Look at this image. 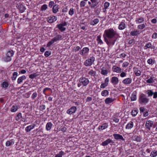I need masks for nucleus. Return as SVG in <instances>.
<instances>
[{
	"instance_id": "obj_1",
	"label": "nucleus",
	"mask_w": 157,
	"mask_h": 157,
	"mask_svg": "<svg viewBox=\"0 0 157 157\" xmlns=\"http://www.w3.org/2000/svg\"><path fill=\"white\" fill-rule=\"evenodd\" d=\"M108 38H105V42L109 46L113 45L117 39V37L115 36L117 35L116 31L112 29H109L106 30L105 31Z\"/></svg>"
},
{
	"instance_id": "obj_2",
	"label": "nucleus",
	"mask_w": 157,
	"mask_h": 157,
	"mask_svg": "<svg viewBox=\"0 0 157 157\" xmlns=\"http://www.w3.org/2000/svg\"><path fill=\"white\" fill-rule=\"evenodd\" d=\"M148 98H147L145 94H142L139 96V101L140 103L145 104L148 102Z\"/></svg>"
},
{
	"instance_id": "obj_3",
	"label": "nucleus",
	"mask_w": 157,
	"mask_h": 157,
	"mask_svg": "<svg viewBox=\"0 0 157 157\" xmlns=\"http://www.w3.org/2000/svg\"><path fill=\"white\" fill-rule=\"evenodd\" d=\"M14 54V52L13 51L10 50L7 53L6 57L5 59V61L8 62L11 60V57L13 56Z\"/></svg>"
},
{
	"instance_id": "obj_4",
	"label": "nucleus",
	"mask_w": 157,
	"mask_h": 157,
	"mask_svg": "<svg viewBox=\"0 0 157 157\" xmlns=\"http://www.w3.org/2000/svg\"><path fill=\"white\" fill-rule=\"evenodd\" d=\"M95 60V58L94 57H90L86 60L84 63L85 65L86 66H91Z\"/></svg>"
},
{
	"instance_id": "obj_5",
	"label": "nucleus",
	"mask_w": 157,
	"mask_h": 157,
	"mask_svg": "<svg viewBox=\"0 0 157 157\" xmlns=\"http://www.w3.org/2000/svg\"><path fill=\"white\" fill-rule=\"evenodd\" d=\"M67 24V22H64L63 23L58 24L56 25V27L61 31L63 32L65 31L66 29V28L64 27V26H66Z\"/></svg>"
},
{
	"instance_id": "obj_6",
	"label": "nucleus",
	"mask_w": 157,
	"mask_h": 157,
	"mask_svg": "<svg viewBox=\"0 0 157 157\" xmlns=\"http://www.w3.org/2000/svg\"><path fill=\"white\" fill-rule=\"evenodd\" d=\"M79 81L80 83L84 86H86L89 83L88 79L85 77H82L80 78Z\"/></svg>"
},
{
	"instance_id": "obj_7",
	"label": "nucleus",
	"mask_w": 157,
	"mask_h": 157,
	"mask_svg": "<svg viewBox=\"0 0 157 157\" xmlns=\"http://www.w3.org/2000/svg\"><path fill=\"white\" fill-rule=\"evenodd\" d=\"M77 110V108L75 106H72L67 110V113L70 115L75 113Z\"/></svg>"
},
{
	"instance_id": "obj_8",
	"label": "nucleus",
	"mask_w": 157,
	"mask_h": 157,
	"mask_svg": "<svg viewBox=\"0 0 157 157\" xmlns=\"http://www.w3.org/2000/svg\"><path fill=\"white\" fill-rule=\"evenodd\" d=\"M89 49L87 47H85L80 51L79 54L82 55H84L89 51Z\"/></svg>"
},
{
	"instance_id": "obj_9",
	"label": "nucleus",
	"mask_w": 157,
	"mask_h": 157,
	"mask_svg": "<svg viewBox=\"0 0 157 157\" xmlns=\"http://www.w3.org/2000/svg\"><path fill=\"white\" fill-rule=\"evenodd\" d=\"M112 69L113 72L117 73H120L123 71L122 69L121 68L116 66H113Z\"/></svg>"
},
{
	"instance_id": "obj_10",
	"label": "nucleus",
	"mask_w": 157,
	"mask_h": 157,
	"mask_svg": "<svg viewBox=\"0 0 157 157\" xmlns=\"http://www.w3.org/2000/svg\"><path fill=\"white\" fill-rule=\"evenodd\" d=\"M35 126V124H33L31 125H29L26 127L25 129V130L26 132H29L31 130L33 129Z\"/></svg>"
},
{
	"instance_id": "obj_11",
	"label": "nucleus",
	"mask_w": 157,
	"mask_h": 157,
	"mask_svg": "<svg viewBox=\"0 0 157 157\" xmlns=\"http://www.w3.org/2000/svg\"><path fill=\"white\" fill-rule=\"evenodd\" d=\"M57 17L56 16L50 17H48V21L50 23H52L57 20Z\"/></svg>"
},
{
	"instance_id": "obj_12",
	"label": "nucleus",
	"mask_w": 157,
	"mask_h": 157,
	"mask_svg": "<svg viewBox=\"0 0 157 157\" xmlns=\"http://www.w3.org/2000/svg\"><path fill=\"white\" fill-rule=\"evenodd\" d=\"M113 135L114 139L116 140H122L123 141L124 140L123 136L119 134H114Z\"/></svg>"
},
{
	"instance_id": "obj_13",
	"label": "nucleus",
	"mask_w": 157,
	"mask_h": 157,
	"mask_svg": "<svg viewBox=\"0 0 157 157\" xmlns=\"http://www.w3.org/2000/svg\"><path fill=\"white\" fill-rule=\"evenodd\" d=\"M111 82L113 85L117 84L119 82V80L118 78L117 77H113L111 78Z\"/></svg>"
},
{
	"instance_id": "obj_14",
	"label": "nucleus",
	"mask_w": 157,
	"mask_h": 157,
	"mask_svg": "<svg viewBox=\"0 0 157 157\" xmlns=\"http://www.w3.org/2000/svg\"><path fill=\"white\" fill-rule=\"evenodd\" d=\"M153 124V122L151 121H148L146 123L145 127L146 128L150 129V128L152 127Z\"/></svg>"
},
{
	"instance_id": "obj_15",
	"label": "nucleus",
	"mask_w": 157,
	"mask_h": 157,
	"mask_svg": "<svg viewBox=\"0 0 157 157\" xmlns=\"http://www.w3.org/2000/svg\"><path fill=\"white\" fill-rule=\"evenodd\" d=\"M113 143L114 142L113 140H111L109 139H108L106 140L105 141L103 142L101 144V145L103 146H105L109 143Z\"/></svg>"
},
{
	"instance_id": "obj_16",
	"label": "nucleus",
	"mask_w": 157,
	"mask_h": 157,
	"mask_svg": "<svg viewBox=\"0 0 157 157\" xmlns=\"http://www.w3.org/2000/svg\"><path fill=\"white\" fill-rule=\"evenodd\" d=\"M59 5L57 4H56L54 5L52 8V10L53 13H56L59 11Z\"/></svg>"
},
{
	"instance_id": "obj_17",
	"label": "nucleus",
	"mask_w": 157,
	"mask_h": 157,
	"mask_svg": "<svg viewBox=\"0 0 157 157\" xmlns=\"http://www.w3.org/2000/svg\"><path fill=\"white\" fill-rule=\"evenodd\" d=\"M132 80L131 78H127L124 79L122 82L123 83L127 84L131 83L132 82Z\"/></svg>"
},
{
	"instance_id": "obj_18",
	"label": "nucleus",
	"mask_w": 157,
	"mask_h": 157,
	"mask_svg": "<svg viewBox=\"0 0 157 157\" xmlns=\"http://www.w3.org/2000/svg\"><path fill=\"white\" fill-rule=\"evenodd\" d=\"M126 28V25L125 23L123 22H121L119 25L118 28L120 30H123Z\"/></svg>"
},
{
	"instance_id": "obj_19",
	"label": "nucleus",
	"mask_w": 157,
	"mask_h": 157,
	"mask_svg": "<svg viewBox=\"0 0 157 157\" xmlns=\"http://www.w3.org/2000/svg\"><path fill=\"white\" fill-rule=\"evenodd\" d=\"M53 126V124L51 122H49L47 123L46 125V129L47 131L50 130Z\"/></svg>"
},
{
	"instance_id": "obj_20",
	"label": "nucleus",
	"mask_w": 157,
	"mask_h": 157,
	"mask_svg": "<svg viewBox=\"0 0 157 157\" xmlns=\"http://www.w3.org/2000/svg\"><path fill=\"white\" fill-rule=\"evenodd\" d=\"M91 2V8H94L98 4L97 0H90Z\"/></svg>"
},
{
	"instance_id": "obj_21",
	"label": "nucleus",
	"mask_w": 157,
	"mask_h": 157,
	"mask_svg": "<svg viewBox=\"0 0 157 157\" xmlns=\"http://www.w3.org/2000/svg\"><path fill=\"white\" fill-rule=\"evenodd\" d=\"M26 78V76L25 75H23L22 76L19 77L17 79V83L19 84L21 83Z\"/></svg>"
},
{
	"instance_id": "obj_22",
	"label": "nucleus",
	"mask_w": 157,
	"mask_h": 157,
	"mask_svg": "<svg viewBox=\"0 0 157 157\" xmlns=\"http://www.w3.org/2000/svg\"><path fill=\"white\" fill-rule=\"evenodd\" d=\"M133 123L132 121H131L126 126V129H130L132 128L133 127Z\"/></svg>"
},
{
	"instance_id": "obj_23",
	"label": "nucleus",
	"mask_w": 157,
	"mask_h": 157,
	"mask_svg": "<svg viewBox=\"0 0 157 157\" xmlns=\"http://www.w3.org/2000/svg\"><path fill=\"white\" fill-rule=\"evenodd\" d=\"M19 107L17 105H13L10 109V111L12 112H15L18 109Z\"/></svg>"
},
{
	"instance_id": "obj_24",
	"label": "nucleus",
	"mask_w": 157,
	"mask_h": 157,
	"mask_svg": "<svg viewBox=\"0 0 157 157\" xmlns=\"http://www.w3.org/2000/svg\"><path fill=\"white\" fill-rule=\"evenodd\" d=\"M62 38V36L60 35H58L56 36L53 38L52 39L54 41L56 42L58 40H61Z\"/></svg>"
},
{
	"instance_id": "obj_25",
	"label": "nucleus",
	"mask_w": 157,
	"mask_h": 157,
	"mask_svg": "<svg viewBox=\"0 0 157 157\" xmlns=\"http://www.w3.org/2000/svg\"><path fill=\"white\" fill-rule=\"evenodd\" d=\"M131 101H134L136 100V92H134L131 95Z\"/></svg>"
},
{
	"instance_id": "obj_26",
	"label": "nucleus",
	"mask_w": 157,
	"mask_h": 157,
	"mask_svg": "<svg viewBox=\"0 0 157 157\" xmlns=\"http://www.w3.org/2000/svg\"><path fill=\"white\" fill-rule=\"evenodd\" d=\"M18 9L21 13L23 12L25 10L23 6L21 4H20L18 6Z\"/></svg>"
},
{
	"instance_id": "obj_27",
	"label": "nucleus",
	"mask_w": 157,
	"mask_h": 157,
	"mask_svg": "<svg viewBox=\"0 0 157 157\" xmlns=\"http://www.w3.org/2000/svg\"><path fill=\"white\" fill-rule=\"evenodd\" d=\"M1 86L3 88L6 89L9 86V83L7 81H4L2 82Z\"/></svg>"
},
{
	"instance_id": "obj_28",
	"label": "nucleus",
	"mask_w": 157,
	"mask_h": 157,
	"mask_svg": "<svg viewBox=\"0 0 157 157\" xmlns=\"http://www.w3.org/2000/svg\"><path fill=\"white\" fill-rule=\"evenodd\" d=\"M113 99L111 98H108L105 100V102L106 104H109L113 101Z\"/></svg>"
},
{
	"instance_id": "obj_29",
	"label": "nucleus",
	"mask_w": 157,
	"mask_h": 157,
	"mask_svg": "<svg viewBox=\"0 0 157 157\" xmlns=\"http://www.w3.org/2000/svg\"><path fill=\"white\" fill-rule=\"evenodd\" d=\"M13 140L12 139L10 140L7 141L6 144V146L8 147L9 146L12 145V144H13L14 142Z\"/></svg>"
},
{
	"instance_id": "obj_30",
	"label": "nucleus",
	"mask_w": 157,
	"mask_h": 157,
	"mask_svg": "<svg viewBox=\"0 0 157 157\" xmlns=\"http://www.w3.org/2000/svg\"><path fill=\"white\" fill-rule=\"evenodd\" d=\"M136 21L137 23H141L144 21V19L143 17H141L136 19Z\"/></svg>"
},
{
	"instance_id": "obj_31",
	"label": "nucleus",
	"mask_w": 157,
	"mask_h": 157,
	"mask_svg": "<svg viewBox=\"0 0 157 157\" xmlns=\"http://www.w3.org/2000/svg\"><path fill=\"white\" fill-rule=\"evenodd\" d=\"M139 31L137 30H135L134 31L131 32L130 35L132 36H137L139 34Z\"/></svg>"
},
{
	"instance_id": "obj_32",
	"label": "nucleus",
	"mask_w": 157,
	"mask_h": 157,
	"mask_svg": "<svg viewBox=\"0 0 157 157\" xmlns=\"http://www.w3.org/2000/svg\"><path fill=\"white\" fill-rule=\"evenodd\" d=\"M108 127V124L107 123H105L102 124L101 126L99 127V129H101V130L104 129Z\"/></svg>"
},
{
	"instance_id": "obj_33",
	"label": "nucleus",
	"mask_w": 157,
	"mask_h": 157,
	"mask_svg": "<svg viewBox=\"0 0 157 157\" xmlns=\"http://www.w3.org/2000/svg\"><path fill=\"white\" fill-rule=\"evenodd\" d=\"M64 152L61 151L59 152V153L56 154L55 157H62V156L64 155Z\"/></svg>"
},
{
	"instance_id": "obj_34",
	"label": "nucleus",
	"mask_w": 157,
	"mask_h": 157,
	"mask_svg": "<svg viewBox=\"0 0 157 157\" xmlns=\"http://www.w3.org/2000/svg\"><path fill=\"white\" fill-rule=\"evenodd\" d=\"M133 140L138 142H140L141 141V139L139 136H135L133 137Z\"/></svg>"
},
{
	"instance_id": "obj_35",
	"label": "nucleus",
	"mask_w": 157,
	"mask_h": 157,
	"mask_svg": "<svg viewBox=\"0 0 157 157\" xmlns=\"http://www.w3.org/2000/svg\"><path fill=\"white\" fill-rule=\"evenodd\" d=\"M145 93L148 94V97L152 96L154 94V93L151 90H147Z\"/></svg>"
},
{
	"instance_id": "obj_36",
	"label": "nucleus",
	"mask_w": 157,
	"mask_h": 157,
	"mask_svg": "<svg viewBox=\"0 0 157 157\" xmlns=\"http://www.w3.org/2000/svg\"><path fill=\"white\" fill-rule=\"evenodd\" d=\"M18 75V73L17 72H14L13 73V76L11 77L12 80H15Z\"/></svg>"
},
{
	"instance_id": "obj_37",
	"label": "nucleus",
	"mask_w": 157,
	"mask_h": 157,
	"mask_svg": "<svg viewBox=\"0 0 157 157\" xmlns=\"http://www.w3.org/2000/svg\"><path fill=\"white\" fill-rule=\"evenodd\" d=\"M154 78V77H151L150 78L146 80V82L149 83H152L154 82L153 79Z\"/></svg>"
},
{
	"instance_id": "obj_38",
	"label": "nucleus",
	"mask_w": 157,
	"mask_h": 157,
	"mask_svg": "<svg viewBox=\"0 0 157 157\" xmlns=\"http://www.w3.org/2000/svg\"><path fill=\"white\" fill-rule=\"evenodd\" d=\"M109 92L106 90H103L102 91L101 94L102 96H106L108 94Z\"/></svg>"
},
{
	"instance_id": "obj_39",
	"label": "nucleus",
	"mask_w": 157,
	"mask_h": 157,
	"mask_svg": "<svg viewBox=\"0 0 157 157\" xmlns=\"http://www.w3.org/2000/svg\"><path fill=\"white\" fill-rule=\"evenodd\" d=\"M22 117V114L21 113H18L16 117V120L18 121Z\"/></svg>"
},
{
	"instance_id": "obj_40",
	"label": "nucleus",
	"mask_w": 157,
	"mask_h": 157,
	"mask_svg": "<svg viewBox=\"0 0 157 157\" xmlns=\"http://www.w3.org/2000/svg\"><path fill=\"white\" fill-rule=\"evenodd\" d=\"M48 8V6L46 4H44L41 6V10L44 11H45Z\"/></svg>"
},
{
	"instance_id": "obj_41",
	"label": "nucleus",
	"mask_w": 157,
	"mask_h": 157,
	"mask_svg": "<svg viewBox=\"0 0 157 157\" xmlns=\"http://www.w3.org/2000/svg\"><path fill=\"white\" fill-rule=\"evenodd\" d=\"M80 48L79 46H77L74 47L72 49V51L74 52H76L78 51L80 49Z\"/></svg>"
},
{
	"instance_id": "obj_42",
	"label": "nucleus",
	"mask_w": 157,
	"mask_h": 157,
	"mask_svg": "<svg viewBox=\"0 0 157 157\" xmlns=\"http://www.w3.org/2000/svg\"><path fill=\"white\" fill-rule=\"evenodd\" d=\"M74 10L73 8H71L68 12V14L69 15L72 16L73 15L74 13Z\"/></svg>"
},
{
	"instance_id": "obj_43",
	"label": "nucleus",
	"mask_w": 157,
	"mask_h": 157,
	"mask_svg": "<svg viewBox=\"0 0 157 157\" xmlns=\"http://www.w3.org/2000/svg\"><path fill=\"white\" fill-rule=\"evenodd\" d=\"M98 22V19H96L90 22V24L92 25H95L97 24Z\"/></svg>"
},
{
	"instance_id": "obj_44",
	"label": "nucleus",
	"mask_w": 157,
	"mask_h": 157,
	"mask_svg": "<svg viewBox=\"0 0 157 157\" xmlns=\"http://www.w3.org/2000/svg\"><path fill=\"white\" fill-rule=\"evenodd\" d=\"M157 156V151H152L150 154V156L152 157H155Z\"/></svg>"
},
{
	"instance_id": "obj_45",
	"label": "nucleus",
	"mask_w": 157,
	"mask_h": 157,
	"mask_svg": "<svg viewBox=\"0 0 157 157\" xmlns=\"http://www.w3.org/2000/svg\"><path fill=\"white\" fill-rule=\"evenodd\" d=\"M145 27V24H142L139 25L138 26L137 28L139 29H142Z\"/></svg>"
},
{
	"instance_id": "obj_46",
	"label": "nucleus",
	"mask_w": 157,
	"mask_h": 157,
	"mask_svg": "<svg viewBox=\"0 0 157 157\" xmlns=\"http://www.w3.org/2000/svg\"><path fill=\"white\" fill-rule=\"evenodd\" d=\"M101 73L103 75H106L108 73V71L107 70L102 69Z\"/></svg>"
},
{
	"instance_id": "obj_47",
	"label": "nucleus",
	"mask_w": 157,
	"mask_h": 157,
	"mask_svg": "<svg viewBox=\"0 0 157 157\" xmlns=\"http://www.w3.org/2000/svg\"><path fill=\"white\" fill-rule=\"evenodd\" d=\"M109 5V3L108 2H106L104 3V7L105 10L108 7Z\"/></svg>"
},
{
	"instance_id": "obj_48",
	"label": "nucleus",
	"mask_w": 157,
	"mask_h": 157,
	"mask_svg": "<svg viewBox=\"0 0 157 157\" xmlns=\"http://www.w3.org/2000/svg\"><path fill=\"white\" fill-rule=\"evenodd\" d=\"M55 3L54 1H51L49 3L48 6L50 8H52L53 6H54Z\"/></svg>"
},
{
	"instance_id": "obj_49",
	"label": "nucleus",
	"mask_w": 157,
	"mask_h": 157,
	"mask_svg": "<svg viewBox=\"0 0 157 157\" xmlns=\"http://www.w3.org/2000/svg\"><path fill=\"white\" fill-rule=\"evenodd\" d=\"M86 3L85 1H82L80 2V6L81 7H84L86 5Z\"/></svg>"
},
{
	"instance_id": "obj_50",
	"label": "nucleus",
	"mask_w": 157,
	"mask_h": 157,
	"mask_svg": "<svg viewBox=\"0 0 157 157\" xmlns=\"http://www.w3.org/2000/svg\"><path fill=\"white\" fill-rule=\"evenodd\" d=\"M37 94L36 92H34L31 96V98L32 99H35L37 96Z\"/></svg>"
},
{
	"instance_id": "obj_51",
	"label": "nucleus",
	"mask_w": 157,
	"mask_h": 157,
	"mask_svg": "<svg viewBox=\"0 0 157 157\" xmlns=\"http://www.w3.org/2000/svg\"><path fill=\"white\" fill-rule=\"evenodd\" d=\"M135 42V40L132 39L129 40L128 44H134Z\"/></svg>"
},
{
	"instance_id": "obj_52",
	"label": "nucleus",
	"mask_w": 157,
	"mask_h": 157,
	"mask_svg": "<svg viewBox=\"0 0 157 157\" xmlns=\"http://www.w3.org/2000/svg\"><path fill=\"white\" fill-rule=\"evenodd\" d=\"M51 54V52L48 51H46L44 53V56L46 57H48Z\"/></svg>"
},
{
	"instance_id": "obj_53",
	"label": "nucleus",
	"mask_w": 157,
	"mask_h": 157,
	"mask_svg": "<svg viewBox=\"0 0 157 157\" xmlns=\"http://www.w3.org/2000/svg\"><path fill=\"white\" fill-rule=\"evenodd\" d=\"M54 40H53V39H52V40L49 41L47 44V47H49L53 43H54Z\"/></svg>"
},
{
	"instance_id": "obj_54",
	"label": "nucleus",
	"mask_w": 157,
	"mask_h": 157,
	"mask_svg": "<svg viewBox=\"0 0 157 157\" xmlns=\"http://www.w3.org/2000/svg\"><path fill=\"white\" fill-rule=\"evenodd\" d=\"M137 113V112L136 110H134V111L133 110L132 112V114L133 117L135 116Z\"/></svg>"
},
{
	"instance_id": "obj_55",
	"label": "nucleus",
	"mask_w": 157,
	"mask_h": 157,
	"mask_svg": "<svg viewBox=\"0 0 157 157\" xmlns=\"http://www.w3.org/2000/svg\"><path fill=\"white\" fill-rule=\"evenodd\" d=\"M141 72L140 70H138L136 72H135V75L136 76H138L141 75Z\"/></svg>"
},
{
	"instance_id": "obj_56",
	"label": "nucleus",
	"mask_w": 157,
	"mask_h": 157,
	"mask_svg": "<svg viewBox=\"0 0 157 157\" xmlns=\"http://www.w3.org/2000/svg\"><path fill=\"white\" fill-rule=\"evenodd\" d=\"M129 64V63L128 62H125L123 63V67H127Z\"/></svg>"
},
{
	"instance_id": "obj_57",
	"label": "nucleus",
	"mask_w": 157,
	"mask_h": 157,
	"mask_svg": "<svg viewBox=\"0 0 157 157\" xmlns=\"http://www.w3.org/2000/svg\"><path fill=\"white\" fill-rule=\"evenodd\" d=\"M107 84L106 83H102L101 85L100 86V87L101 88H104L106 86H107Z\"/></svg>"
},
{
	"instance_id": "obj_58",
	"label": "nucleus",
	"mask_w": 157,
	"mask_h": 157,
	"mask_svg": "<svg viewBox=\"0 0 157 157\" xmlns=\"http://www.w3.org/2000/svg\"><path fill=\"white\" fill-rule=\"evenodd\" d=\"M113 120L115 123H117L119 122V119L118 118H116L115 117H113Z\"/></svg>"
},
{
	"instance_id": "obj_59",
	"label": "nucleus",
	"mask_w": 157,
	"mask_h": 157,
	"mask_svg": "<svg viewBox=\"0 0 157 157\" xmlns=\"http://www.w3.org/2000/svg\"><path fill=\"white\" fill-rule=\"evenodd\" d=\"M36 75L35 74H31L29 75V78H30L33 79V78H34L36 77Z\"/></svg>"
},
{
	"instance_id": "obj_60",
	"label": "nucleus",
	"mask_w": 157,
	"mask_h": 157,
	"mask_svg": "<svg viewBox=\"0 0 157 157\" xmlns=\"http://www.w3.org/2000/svg\"><path fill=\"white\" fill-rule=\"evenodd\" d=\"M147 62L149 64H151L153 63V60L151 59H149L147 60Z\"/></svg>"
},
{
	"instance_id": "obj_61",
	"label": "nucleus",
	"mask_w": 157,
	"mask_h": 157,
	"mask_svg": "<svg viewBox=\"0 0 157 157\" xmlns=\"http://www.w3.org/2000/svg\"><path fill=\"white\" fill-rule=\"evenodd\" d=\"M68 10V8L67 7H66L65 8H64L62 10V11L63 13H65L67 12Z\"/></svg>"
},
{
	"instance_id": "obj_62",
	"label": "nucleus",
	"mask_w": 157,
	"mask_h": 157,
	"mask_svg": "<svg viewBox=\"0 0 157 157\" xmlns=\"http://www.w3.org/2000/svg\"><path fill=\"white\" fill-rule=\"evenodd\" d=\"M147 46L148 48H151V46H152L150 42H148L147 44Z\"/></svg>"
},
{
	"instance_id": "obj_63",
	"label": "nucleus",
	"mask_w": 157,
	"mask_h": 157,
	"mask_svg": "<svg viewBox=\"0 0 157 157\" xmlns=\"http://www.w3.org/2000/svg\"><path fill=\"white\" fill-rule=\"evenodd\" d=\"M152 38H153L156 39L157 38V33H154L153 34L152 36Z\"/></svg>"
},
{
	"instance_id": "obj_64",
	"label": "nucleus",
	"mask_w": 157,
	"mask_h": 157,
	"mask_svg": "<svg viewBox=\"0 0 157 157\" xmlns=\"http://www.w3.org/2000/svg\"><path fill=\"white\" fill-rule=\"evenodd\" d=\"M126 75V74L124 72H122L120 74V76L121 77H124Z\"/></svg>"
}]
</instances>
